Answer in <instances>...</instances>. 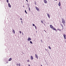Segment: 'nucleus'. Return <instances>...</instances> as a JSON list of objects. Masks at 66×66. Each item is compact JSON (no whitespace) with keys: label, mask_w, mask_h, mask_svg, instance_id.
Segmentation results:
<instances>
[{"label":"nucleus","mask_w":66,"mask_h":66,"mask_svg":"<svg viewBox=\"0 0 66 66\" xmlns=\"http://www.w3.org/2000/svg\"><path fill=\"white\" fill-rule=\"evenodd\" d=\"M50 28H51L52 29V30H55V31H56L57 32V30H56V29L52 25H50Z\"/></svg>","instance_id":"1"},{"label":"nucleus","mask_w":66,"mask_h":66,"mask_svg":"<svg viewBox=\"0 0 66 66\" xmlns=\"http://www.w3.org/2000/svg\"><path fill=\"white\" fill-rule=\"evenodd\" d=\"M62 19V23H63L64 26V25L65 24V19H64L63 18Z\"/></svg>","instance_id":"2"},{"label":"nucleus","mask_w":66,"mask_h":66,"mask_svg":"<svg viewBox=\"0 0 66 66\" xmlns=\"http://www.w3.org/2000/svg\"><path fill=\"white\" fill-rule=\"evenodd\" d=\"M63 37L64 38V39H66V35L65 34H63Z\"/></svg>","instance_id":"3"},{"label":"nucleus","mask_w":66,"mask_h":66,"mask_svg":"<svg viewBox=\"0 0 66 66\" xmlns=\"http://www.w3.org/2000/svg\"><path fill=\"white\" fill-rule=\"evenodd\" d=\"M47 16L48 17V18H50V15L49 14L47 13Z\"/></svg>","instance_id":"4"},{"label":"nucleus","mask_w":66,"mask_h":66,"mask_svg":"<svg viewBox=\"0 0 66 66\" xmlns=\"http://www.w3.org/2000/svg\"><path fill=\"white\" fill-rule=\"evenodd\" d=\"M36 9L37 10V11H39V9L38 8V7H37L36 6Z\"/></svg>","instance_id":"5"},{"label":"nucleus","mask_w":66,"mask_h":66,"mask_svg":"<svg viewBox=\"0 0 66 66\" xmlns=\"http://www.w3.org/2000/svg\"><path fill=\"white\" fill-rule=\"evenodd\" d=\"M44 2L45 3H47V0H44Z\"/></svg>","instance_id":"6"},{"label":"nucleus","mask_w":66,"mask_h":66,"mask_svg":"<svg viewBox=\"0 0 66 66\" xmlns=\"http://www.w3.org/2000/svg\"><path fill=\"white\" fill-rule=\"evenodd\" d=\"M28 41H29L30 40H31V39L30 37H29L28 39H27Z\"/></svg>","instance_id":"7"},{"label":"nucleus","mask_w":66,"mask_h":66,"mask_svg":"<svg viewBox=\"0 0 66 66\" xmlns=\"http://www.w3.org/2000/svg\"><path fill=\"white\" fill-rule=\"evenodd\" d=\"M60 25L62 27V29H64V27H63V24H60Z\"/></svg>","instance_id":"8"},{"label":"nucleus","mask_w":66,"mask_h":66,"mask_svg":"<svg viewBox=\"0 0 66 66\" xmlns=\"http://www.w3.org/2000/svg\"><path fill=\"white\" fill-rule=\"evenodd\" d=\"M35 55L36 57V58H37V59H38V56L36 54H35Z\"/></svg>","instance_id":"9"},{"label":"nucleus","mask_w":66,"mask_h":66,"mask_svg":"<svg viewBox=\"0 0 66 66\" xmlns=\"http://www.w3.org/2000/svg\"><path fill=\"white\" fill-rule=\"evenodd\" d=\"M8 6L9 7H11V5H10V3L8 4Z\"/></svg>","instance_id":"10"},{"label":"nucleus","mask_w":66,"mask_h":66,"mask_svg":"<svg viewBox=\"0 0 66 66\" xmlns=\"http://www.w3.org/2000/svg\"><path fill=\"white\" fill-rule=\"evenodd\" d=\"M31 59L32 60H33V57L32 56H31Z\"/></svg>","instance_id":"11"},{"label":"nucleus","mask_w":66,"mask_h":66,"mask_svg":"<svg viewBox=\"0 0 66 66\" xmlns=\"http://www.w3.org/2000/svg\"><path fill=\"white\" fill-rule=\"evenodd\" d=\"M58 5H59V6H61V3L60 2H59Z\"/></svg>","instance_id":"12"},{"label":"nucleus","mask_w":66,"mask_h":66,"mask_svg":"<svg viewBox=\"0 0 66 66\" xmlns=\"http://www.w3.org/2000/svg\"><path fill=\"white\" fill-rule=\"evenodd\" d=\"M12 31L13 33L14 34H15V30L14 29L12 30Z\"/></svg>","instance_id":"13"},{"label":"nucleus","mask_w":66,"mask_h":66,"mask_svg":"<svg viewBox=\"0 0 66 66\" xmlns=\"http://www.w3.org/2000/svg\"><path fill=\"white\" fill-rule=\"evenodd\" d=\"M11 60H12V58H11L9 59L8 61H11Z\"/></svg>","instance_id":"14"},{"label":"nucleus","mask_w":66,"mask_h":66,"mask_svg":"<svg viewBox=\"0 0 66 66\" xmlns=\"http://www.w3.org/2000/svg\"><path fill=\"white\" fill-rule=\"evenodd\" d=\"M57 30H59V31H61V29H60L59 28L57 29Z\"/></svg>","instance_id":"15"},{"label":"nucleus","mask_w":66,"mask_h":66,"mask_svg":"<svg viewBox=\"0 0 66 66\" xmlns=\"http://www.w3.org/2000/svg\"><path fill=\"white\" fill-rule=\"evenodd\" d=\"M48 47L50 49H51V47L50 46H48Z\"/></svg>","instance_id":"16"},{"label":"nucleus","mask_w":66,"mask_h":66,"mask_svg":"<svg viewBox=\"0 0 66 66\" xmlns=\"http://www.w3.org/2000/svg\"><path fill=\"white\" fill-rule=\"evenodd\" d=\"M30 44H33V43H32V41H30Z\"/></svg>","instance_id":"17"},{"label":"nucleus","mask_w":66,"mask_h":66,"mask_svg":"<svg viewBox=\"0 0 66 66\" xmlns=\"http://www.w3.org/2000/svg\"><path fill=\"white\" fill-rule=\"evenodd\" d=\"M25 13H26V14H28V13H27V11H26V10H25Z\"/></svg>","instance_id":"18"},{"label":"nucleus","mask_w":66,"mask_h":66,"mask_svg":"<svg viewBox=\"0 0 66 66\" xmlns=\"http://www.w3.org/2000/svg\"><path fill=\"white\" fill-rule=\"evenodd\" d=\"M35 27L36 29H37V27H36V26H35Z\"/></svg>","instance_id":"19"},{"label":"nucleus","mask_w":66,"mask_h":66,"mask_svg":"<svg viewBox=\"0 0 66 66\" xmlns=\"http://www.w3.org/2000/svg\"><path fill=\"white\" fill-rule=\"evenodd\" d=\"M27 62H30V60H27Z\"/></svg>","instance_id":"20"},{"label":"nucleus","mask_w":66,"mask_h":66,"mask_svg":"<svg viewBox=\"0 0 66 66\" xmlns=\"http://www.w3.org/2000/svg\"><path fill=\"white\" fill-rule=\"evenodd\" d=\"M32 25H33V26H34V27H35V24H32Z\"/></svg>","instance_id":"21"},{"label":"nucleus","mask_w":66,"mask_h":66,"mask_svg":"<svg viewBox=\"0 0 66 66\" xmlns=\"http://www.w3.org/2000/svg\"><path fill=\"white\" fill-rule=\"evenodd\" d=\"M29 11H30V7H29Z\"/></svg>","instance_id":"22"},{"label":"nucleus","mask_w":66,"mask_h":66,"mask_svg":"<svg viewBox=\"0 0 66 66\" xmlns=\"http://www.w3.org/2000/svg\"><path fill=\"white\" fill-rule=\"evenodd\" d=\"M20 34H21V31H20Z\"/></svg>","instance_id":"23"},{"label":"nucleus","mask_w":66,"mask_h":66,"mask_svg":"<svg viewBox=\"0 0 66 66\" xmlns=\"http://www.w3.org/2000/svg\"><path fill=\"white\" fill-rule=\"evenodd\" d=\"M6 1L7 2H9V0H6Z\"/></svg>","instance_id":"24"},{"label":"nucleus","mask_w":66,"mask_h":66,"mask_svg":"<svg viewBox=\"0 0 66 66\" xmlns=\"http://www.w3.org/2000/svg\"><path fill=\"white\" fill-rule=\"evenodd\" d=\"M35 4L36 5V2H35Z\"/></svg>","instance_id":"25"},{"label":"nucleus","mask_w":66,"mask_h":66,"mask_svg":"<svg viewBox=\"0 0 66 66\" xmlns=\"http://www.w3.org/2000/svg\"><path fill=\"white\" fill-rule=\"evenodd\" d=\"M41 22H42V23H43V21L41 20Z\"/></svg>","instance_id":"26"},{"label":"nucleus","mask_w":66,"mask_h":66,"mask_svg":"<svg viewBox=\"0 0 66 66\" xmlns=\"http://www.w3.org/2000/svg\"><path fill=\"white\" fill-rule=\"evenodd\" d=\"M19 66H20V63L19 64Z\"/></svg>","instance_id":"27"},{"label":"nucleus","mask_w":66,"mask_h":66,"mask_svg":"<svg viewBox=\"0 0 66 66\" xmlns=\"http://www.w3.org/2000/svg\"><path fill=\"white\" fill-rule=\"evenodd\" d=\"M20 20H22V18H21L20 19Z\"/></svg>","instance_id":"28"},{"label":"nucleus","mask_w":66,"mask_h":66,"mask_svg":"<svg viewBox=\"0 0 66 66\" xmlns=\"http://www.w3.org/2000/svg\"><path fill=\"white\" fill-rule=\"evenodd\" d=\"M17 66H18V65H19V64H17Z\"/></svg>","instance_id":"29"},{"label":"nucleus","mask_w":66,"mask_h":66,"mask_svg":"<svg viewBox=\"0 0 66 66\" xmlns=\"http://www.w3.org/2000/svg\"><path fill=\"white\" fill-rule=\"evenodd\" d=\"M26 1H27L28 2V0H26Z\"/></svg>","instance_id":"30"},{"label":"nucleus","mask_w":66,"mask_h":66,"mask_svg":"<svg viewBox=\"0 0 66 66\" xmlns=\"http://www.w3.org/2000/svg\"><path fill=\"white\" fill-rule=\"evenodd\" d=\"M21 22H22V21H21Z\"/></svg>","instance_id":"31"},{"label":"nucleus","mask_w":66,"mask_h":66,"mask_svg":"<svg viewBox=\"0 0 66 66\" xmlns=\"http://www.w3.org/2000/svg\"><path fill=\"white\" fill-rule=\"evenodd\" d=\"M22 35H23V32H22Z\"/></svg>","instance_id":"32"},{"label":"nucleus","mask_w":66,"mask_h":66,"mask_svg":"<svg viewBox=\"0 0 66 66\" xmlns=\"http://www.w3.org/2000/svg\"><path fill=\"white\" fill-rule=\"evenodd\" d=\"M44 31L45 32H46V31H45V30H44Z\"/></svg>","instance_id":"33"},{"label":"nucleus","mask_w":66,"mask_h":66,"mask_svg":"<svg viewBox=\"0 0 66 66\" xmlns=\"http://www.w3.org/2000/svg\"><path fill=\"white\" fill-rule=\"evenodd\" d=\"M28 66H30V64H28Z\"/></svg>","instance_id":"34"},{"label":"nucleus","mask_w":66,"mask_h":66,"mask_svg":"<svg viewBox=\"0 0 66 66\" xmlns=\"http://www.w3.org/2000/svg\"><path fill=\"white\" fill-rule=\"evenodd\" d=\"M24 5H23V7H24Z\"/></svg>","instance_id":"35"},{"label":"nucleus","mask_w":66,"mask_h":66,"mask_svg":"<svg viewBox=\"0 0 66 66\" xmlns=\"http://www.w3.org/2000/svg\"><path fill=\"white\" fill-rule=\"evenodd\" d=\"M54 0V1L55 0V1H57V0Z\"/></svg>","instance_id":"36"},{"label":"nucleus","mask_w":66,"mask_h":66,"mask_svg":"<svg viewBox=\"0 0 66 66\" xmlns=\"http://www.w3.org/2000/svg\"><path fill=\"white\" fill-rule=\"evenodd\" d=\"M8 63V62H6V63Z\"/></svg>","instance_id":"37"},{"label":"nucleus","mask_w":66,"mask_h":66,"mask_svg":"<svg viewBox=\"0 0 66 66\" xmlns=\"http://www.w3.org/2000/svg\"><path fill=\"white\" fill-rule=\"evenodd\" d=\"M41 66H43L42 65H41Z\"/></svg>","instance_id":"38"},{"label":"nucleus","mask_w":66,"mask_h":66,"mask_svg":"<svg viewBox=\"0 0 66 66\" xmlns=\"http://www.w3.org/2000/svg\"><path fill=\"white\" fill-rule=\"evenodd\" d=\"M46 51H47V50L46 49Z\"/></svg>","instance_id":"39"},{"label":"nucleus","mask_w":66,"mask_h":66,"mask_svg":"<svg viewBox=\"0 0 66 66\" xmlns=\"http://www.w3.org/2000/svg\"><path fill=\"white\" fill-rule=\"evenodd\" d=\"M66 42V40L65 41Z\"/></svg>","instance_id":"40"},{"label":"nucleus","mask_w":66,"mask_h":66,"mask_svg":"<svg viewBox=\"0 0 66 66\" xmlns=\"http://www.w3.org/2000/svg\"><path fill=\"white\" fill-rule=\"evenodd\" d=\"M31 66L30 65V66Z\"/></svg>","instance_id":"41"}]
</instances>
